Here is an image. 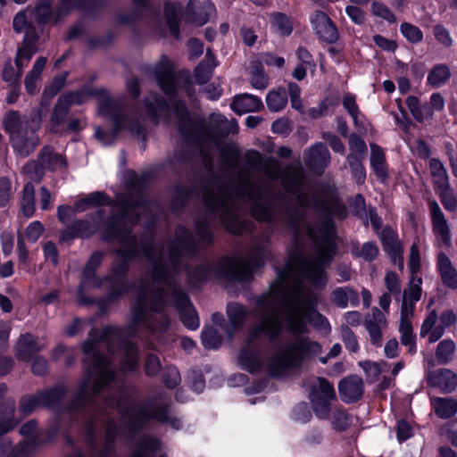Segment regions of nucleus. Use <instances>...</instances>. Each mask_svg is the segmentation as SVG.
I'll return each instance as SVG.
<instances>
[{"mask_svg": "<svg viewBox=\"0 0 457 457\" xmlns=\"http://www.w3.org/2000/svg\"><path fill=\"white\" fill-rule=\"evenodd\" d=\"M330 154L327 145L322 142L312 145L304 157L306 167L314 171L321 173L328 165Z\"/></svg>", "mask_w": 457, "mask_h": 457, "instance_id": "6ab92c4d", "label": "nucleus"}, {"mask_svg": "<svg viewBox=\"0 0 457 457\" xmlns=\"http://www.w3.org/2000/svg\"><path fill=\"white\" fill-rule=\"evenodd\" d=\"M21 212L26 218L35 213V188L31 182L24 185L21 201Z\"/></svg>", "mask_w": 457, "mask_h": 457, "instance_id": "3c124183", "label": "nucleus"}, {"mask_svg": "<svg viewBox=\"0 0 457 457\" xmlns=\"http://www.w3.org/2000/svg\"><path fill=\"white\" fill-rule=\"evenodd\" d=\"M141 253L148 260H151L156 252L155 245L152 240L142 242L140 250L138 247H120L115 250L120 257V262L111 267L110 273L104 275L108 281L117 279H128L130 270V262L137 260Z\"/></svg>", "mask_w": 457, "mask_h": 457, "instance_id": "1a4fd4ad", "label": "nucleus"}, {"mask_svg": "<svg viewBox=\"0 0 457 457\" xmlns=\"http://www.w3.org/2000/svg\"><path fill=\"white\" fill-rule=\"evenodd\" d=\"M318 385H313L309 393L312 408L319 420H328L331 412V401L336 398L333 384L323 377L317 378Z\"/></svg>", "mask_w": 457, "mask_h": 457, "instance_id": "9b49d317", "label": "nucleus"}, {"mask_svg": "<svg viewBox=\"0 0 457 457\" xmlns=\"http://www.w3.org/2000/svg\"><path fill=\"white\" fill-rule=\"evenodd\" d=\"M195 187H187L180 182L173 186V195L170 201V209L172 213L179 214L186 208L188 201L195 194Z\"/></svg>", "mask_w": 457, "mask_h": 457, "instance_id": "bb28decb", "label": "nucleus"}, {"mask_svg": "<svg viewBox=\"0 0 457 457\" xmlns=\"http://www.w3.org/2000/svg\"><path fill=\"white\" fill-rule=\"evenodd\" d=\"M432 404L436 414L441 419H450L457 413L455 399L437 397L433 400Z\"/></svg>", "mask_w": 457, "mask_h": 457, "instance_id": "c03bdc74", "label": "nucleus"}, {"mask_svg": "<svg viewBox=\"0 0 457 457\" xmlns=\"http://www.w3.org/2000/svg\"><path fill=\"white\" fill-rule=\"evenodd\" d=\"M32 14L38 26L44 27L51 21L57 23L61 17V11H54V5L35 3Z\"/></svg>", "mask_w": 457, "mask_h": 457, "instance_id": "72a5a7b5", "label": "nucleus"}, {"mask_svg": "<svg viewBox=\"0 0 457 457\" xmlns=\"http://www.w3.org/2000/svg\"><path fill=\"white\" fill-rule=\"evenodd\" d=\"M437 270L445 287L453 290L457 289V270L450 258L443 252H440L437 257Z\"/></svg>", "mask_w": 457, "mask_h": 457, "instance_id": "c756f323", "label": "nucleus"}, {"mask_svg": "<svg viewBox=\"0 0 457 457\" xmlns=\"http://www.w3.org/2000/svg\"><path fill=\"white\" fill-rule=\"evenodd\" d=\"M353 255L362 258L365 262H374L379 253V248L374 241H368L363 243L361 250L352 252Z\"/></svg>", "mask_w": 457, "mask_h": 457, "instance_id": "e2e57ef3", "label": "nucleus"}, {"mask_svg": "<svg viewBox=\"0 0 457 457\" xmlns=\"http://www.w3.org/2000/svg\"><path fill=\"white\" fill-rule=\"evenodd\" d=\"M314 34L320 41L335 44L339 39L337 24L323 11L316 10L310 16Z\"/></svg>", "mask_w": 457, "mask_h": 457, "instance_id": "ddd939ff", "label": "nucleus"}, {"mask_svg": "<svg viewBox=\"0 0 457 457\" xmlns=\"http://www.w3.org/2000/svg\"><path fill=\"white\" fill-rule=\"evenodd\" d=\"M106 95V89L104 87L90 88L82 87L78 90L71 91L63 94V97L72 104L82 105L89 97H100Z\"/></svg>", "mask_w": 457, "mask_h": 457, "instance_id": "473e14b6", "label": "nucleus"}, {"mask_svg": "<svg viewBox=\"0 0 457 457\" xmlns=\"http://www.w3.org/2000/svg\"><path fill=\"white\" fill-rule=\"evenodd\" d=\"M385 253L390 260L403 255V246L399 239L398 233L390 225H386L379 236Z\"/></svg>", "mask_w": 457, "mask_h": 457, "instance_id": "4be33fe9", "label": "nucleus"}, {"mask_svg": "<svg viewBox=\"0 0 457 457\" xmlns=\"http://www.w3.org/2000/svg\"><path fill=\"white\" fill-rule=\"evenodd\" d=\"M215 266L213 269L206 263H200L194 267L187 275L188 282L194 286L198 287L200 285L206 284L210 281L212 272L216 274ZM217 277V275H215Z\"/></svg>", "mask_w": 457, "mask_h": 457, "instance_id": "a19ab883", "label": "nucleus"}, {"mask_svg": "<svg viewBox=\"0 0 457 457\" xmlns=\"http://www.w3.org/2000/svg\"><path fill=\"white\" fill-rule=\"evenodd\" d=\"M37 408H41V400L37 391L35 394L23 395L19 401V411L28 416L32 414Z\"/></svg>", "mask_w": 457, "mask_h": 457, "instance_id": "4d7b16f0", "label": "nucleus"}, {"mask_svg": "<svg viewBox=\"0 0 457 457\" xmlns=\"http://www.w3.org/2000/svg\"><path fill=\"white\" fill-rule=\"evenodd\" d=\"M238 361L242 370L250 374H256L262 370V362L257 352L249 349H242L238 355Z\"/></svg>", "mask_w": 457, "mask_h": 457, "instance_id": "4c0bfd02", "label": "nucleus"}, {"mask_svg": "<svg viewBox=\"0 0 457 457\" xmlns=\"http://www.w3.org/2000/svg\"><path fill=\"white\" fill-rule=\"evenodd\" d=\"M110 286L107 287V298L112 301L119 302L127 293L130 291H137L140 286L137 288L136 283L129 281L128 279H117L108 281Z\"/></svg>", "mask_w": 457, "mask_h": 457, "instance_id": "e433bc0d", "label": "nucleus"}, {"mask_svg": "<svg viewBox=\"0 0 457 457\" xmlns=\"http://www.w3.org/2000/svg\"><path fill=\"white\" fill-rule=\"evenodd\" d=\"M287 91L283 87L270 90L266 96V104L271 112H279L287 104Z\"/></svg>", "mask_w": 457, "mask_h": 457, "instance_id": "de8ad7c7", "label": "nucleus"}, {"mask_svg": "<svg viewBox=\"0 0 457 457\" xmlns=\"http://www.w3.org/2000/svg\"><path fill=\"white\" fill-rule=\"evenodd\" d=\"M338 393L341 400L346 403H355L360 401L364 393V384L357 375L342 378L338 383Z\"/></svg>", "mask_w": 457, "mask_h": 457, "instance_id": "2eb2a0df", "label": "nucleus"}, {"mask_svg": "<svg viewBox=\"0 0 457 457\" xmlns=\"http://www.w3.org/2000/svg\"><path fill=\"white\" fill-rule=\"evenodd\" d=\"M167 290L157 287L152 290L150 298V310L154 313H162L167 306Z\"/></svg>", "mask_w": 457, "mask_h": 457, "instance_id": "bf43d9fd", "label": "nucleus"}, {"mask_svg": "<svg viewBox=\"0 0 457 457\" xmlns=\"http://www.w3.org/2000/svg\"><path fill=\"white\" fill-rule=\"evenodd\" d=\"M282 329L279 320L270 315L263 319L262 323L255 328V331L266 336L270 342H275L282 333Z\"/></svg>", "mask_w": 457, "mask_h": 457, "instance_id": "ea45409f", "label": "nucleus"}, {"mask_svg": "<svg viewBox=\"0 0 457 457\" xmlns=\"http://www.w3.org/2000/svg\"><path fill=\"white\" fill-rule=\"evenodd\" d=\"M97 98L101 99L98 104V113L103 117L108 118L115 110L122 105L118 100L112 98L107 90L105 96Z\"/></svg>", "mask_w": 457, "mask_h": 457, "instance_id": "0e129e2a", "label": "nucleus"}, {"mask_svg": "<svg viewBox=\"0 0 457 457\" xmlns=\"http://www.w3.org/2000/svg\"><path fill=\"white\" fill-rule=\"evenodd\" d=\"M71 109V102L67 101L63 96H59L56 104L54 106L51 114L50 122L52 131L56 132L55 129L59 128L66 120V117Z\"/></svg>", "mask_w": 457, "mask_h": 457, "instance_id": "37998d69", "label": "nucleus"}, {"mask_svg": "<svg viewBox=\"0 0 457 457\" xmlns=\"http://www.w3.org/2000/svg\"><path fill=\"white\" fill-rule=\"evenodd\" d=\"M91 395L88 390L78 388L75 395L66 404L63 411L67 413H75L83 411L91 401Z\"/></svg>", "mask_w": 457, "mask_h": 457, "instance_id": "a18cd8bd", "label": "nucleus"}, {"mask_svg": "<svg viewBox=\"0 0 457 457\" xmlns=\"http://www.w3.org/2000/svg\"><path fill=\"white\" fill-rule=\"evenodd\" d=\"M3 128L10 136L12 146L21 156H29L39 145L38 126L22 120L19 112L9 111L3 120Z\"/></svg>", "mask_w": 457, "mask_h": 457, "instance_id": "0eeeda50", "label": "nucleus"}, {"mask_svg": "<svg viewBox=\"0 0 457 457\" xmlns=\"http://www.w3.org/2000/svg\"><path fill=\"white\" fill-rule=\"evenodd\" d=\"M352 176L358 185H362L366 179V170L362 164V157L358 154H349L346 157Z\"/></svg>", "mask_w": 457, "mask_h": 457, "instance_id": "5fc2aeb1", "label": "nucleus"}, {"mask_svg": "<svg viewBox=\"0 0 457 457\" xmlns=\"http://www.w3.org/2000/svg\"><path fill=\"white\" fill-rule=\"evenodd\" d=\"M162 380L166 388L174 389L181 382L180 373L176 367H168L162 374Z\"/></svg>", "mask_w": 457, "mask_h": 457, "instance_id": "774afa93", "label": "nucleus"}, {"mask_svg": "<svg viewBox=\"0 0 457 457\" xmlns=\"http://www.w3.org/2000/svg\"><path fill=\"white\" fill-rule=\"evenodd\" d=\"M321 345L308 337H300L278 352L268 364V372L273 378H280L291 370L299 369L303 362L321 352Z\"/></svg>", "mask_w": 457, "mask_h": 457, "instance_id": "20e7f679", "label": "nucleus"}, {"mask_svg": "<svg viewBox=\"0 0 457 457\" xmlns=\"http://www.w3.org/2000/svg\"><path fill=\"white\" fill-rule=\"evenodd\" d=\"M400 32L409 43L419 44L423 40L422 30L418 26L410 22H402L400 25Z\"/></svg>", "mask_w": 457, "mask_h": 457, "instance_id": "680f3d73", "label": "nucleus"}, {"mask_svg": "<svg viewBox=\"0 0 457 457\" xmlns=\"http://www.w3.org/2000/svg\"><path fill=\"white\" fill-rule=\"evenodd\" d=\"M170 295L183 326L189 330H196L200 326L199 316L188 294L183 289L175 288Z\"/></svg>", "mask_w": 457, "mask_h": 457, "instance_id": "f8f14e48", "label": "nucleus"}, {"mask_svg": "<svg viewBox=\"0 0 457 457\" xmlns=\"http://www.w3.org/2000/svg\"><path fill=\"white\" fill-rule=\"evenodd\" d=\"M428 205L433 229L436 233L440 235L442 241L447 244L450 241V229L445 215L436 201L429 202Z\"/></svg>", "mask_w": 457, "mask_h": 457, "instance_id": "2f4dec72", "label": "nucleus"}, {"mask_svg": "<svg viewBox=\"0 0 457 457\" xmlns=\"http://www.w3.org/2000/svg\"><path fill=\"white\" fill-rule=\"evenodd\" d=\"M161 447L162 442L157 436L145 435L136 442L129 457H155ZM159 457L167 456L162 454Z\"/></svg>", "mask_w": 457, "mask_h": 457, "instance_id": "5701e85b", "label": "nucleus"}, {"mask_svg": "<svg viewBox=\"0 0 457 457\" xmlns=\"http://www.w3.org/2000/svg\"><path fill=\"white\" fill-rule=\"evenodd\" d=\"M164 398L165 394L163 392H158L154 395L147 398L145 404L135 411H131L129 406L120 409V414L124 421L126 431L131 435H136L141 432L152 420L164 424L170 416L171 403L166 402L153 409L148 408V405H152L156 402H162Z\"/></svg>", "mask_w": 457, "mask_h": 457, "instance_id": "39448f33", "label": "nucleus"}, {"mask_svg": "<svg viewBox=\"0 0 457 457\" xmlns=\"http://www.w3.org/2000/svg\"><path fill=\"white\" fill-rule=\"evenodd\" d=\"M118 333V328L112 325L105 326L102 331L94 327L88 331V337L87 339L97 340L98 345L101 342L109 341L111 337L116 336Z\"/></svg>", "mask_w": 457, "mask_h": 457, "instance_id": "338daca9", "label": "nucleus"}, {"mask_svg": "<svg viewBox=\"0 0 457 457\" xmlns=\"http://www.w3.org/2000/svg\"><path fill=\"white\" fill-rule=\"evenodd\" d=\"M41 351L37 337L29 332L21 334L13 347L15 358L22 362H30Z\"/></svg>", "mask_w": 457, "mask_h": 457, "instance_id": "dca6fc26", "label": "nucleus"}, {"mask_svg": "<svg viewBox=\"0 0 457 457\" xmlns=\"http://www.w3.org/2000/svg\"><path fill=\"white\" fill-rule=\"evenodd\" d=\"M151 279L156 284H165L172 290L177 287V281L170 267L164 262H156L154 264L150 273Z\"/></svg>", "mask_w": 457, "mask_h": 457, "instance_id": "c9c22d12", "label": "nucleus"}, {"mask_svg": "<svg viewBox=\"0 0 457 457\" xmlns=\"http://www.w3.org/2000/svg\"><path fill=\"white\" fill-rule=\"evenodd\" d=\"M128 216L126 210L109 215L100 233L101 240L106 244L117 242L122 247H138L137 237L127 224Z\"/></svg>", "mask_w": 457, "mask_h": 457, "instance_id": "6e6552de", "label": "nucleus"}, {"mask_svg": "<svg viewBox=\"0 0 457 457\" xmlns=\"http://www.w3.org/2000/svg\"><path fill=\"white\" fill-rule=\"evenodd\" d=\"M265 265L264 248L256 246L246 260L240 256L224 255L215 269L218 278L231 282H252L255 271L262 270Z\"/></svg>", "mask_w": 457, "mask_h": 457, "instance_id": "423d86ee", "label": "nucleus"}, {"mask_svg": "<svg viewBox=\"0 0 457 457\" xmlns=\"http://www.w3.org/2000/svg\"><path fill=\"white\" fill-rule=\"evenodd\" d=\"M155 79L160 90L170 98L172 112L178 120V130L184 137L191 135L193 124L199 129L200 136L203 138L215 144L223 142L230 133L237 131V121L234 120L230 122L226 116L220 113L211 114L212 123L209 125L204 120L193 121L187 102L183 98L178 97L180 88L179 79L183 81V88L187 96L193 97L195 95V88L188 72L181 71L177 74L172 65L166 62L157 67Z\"/></svg>", "mask_w": 457, "mask_h": 457, "instance_id": "f257e3e1", "label": "nucleus"}, {"mask_svg": "<svg viewBox=\"0 0 457 457\" xmlns=\"http://www.w3.org/2000/svg\"><path fill=\"white\" fill-rule=\"evenodd\" d=\"M143 104L148 118L152 123L155 125L160 123L159 112L168 111L171 106L170 100H166L163 96L158 94L154 95V102H151L148 99H145Z\"/></svg>", "mask_w": 457, "mask_h": 457, "instance_id": "f704fd0d", "label": "nucleus"}, {"mask_svg": "<svg viewBox=\"0 0 457 457\" xmlns=\"http://www.w3.org/2000/svg\"><path fill=\"white\" fill-rule=\"evenodd\" d=\"M194 225L196 235L202 242L210 245L214 243V234L207 217L195 220Z\"/></svg>", "mask_w": 457, "mask_h": 457, "instance_id": "6e6d98bb", "label": "nucleus"}, {"mask_svg": "<svg viewBox=\"0 0 457 457\" xmlns=\"http://www.w3.org/2000/svg\"><path fill=\"white\" fill-rule=\"evenodd\" d=\"M303 215L302 212L299 210V208L288 210L287 228L294 235L293 245L298 249L302 247L301 221L303 220Z\"/></svg>", "mask_w": 457, "mask_h": 457, "instance_id": "58836bf2", "label": "nucleus"}, {"mask_svg": "<svg viewBox=\"0 0 457 457\" xmlns=\"http://www.w3.org/2000/svg\"><path fill=\"white\" fill-rule=\"evenodd\" d=\"M49 171H55L58 167H66L67 161L60 154L54 153L53 147L46 145L39 152L37 162L35 164V170L37 168Z\"/></svg>", "mask_w": 457, "mask_h": 457, "instance_id": "393cba45", "label": "nucleus"}, {"mask_svg": "<svg viewBox=\"0 0 457 457\" xmlns=\"http://www.w3.org/2000/svg\"><path fill=\"white\" fill-rule=\"evenodd\" d=\"M370 167L377 177L381 182L385 183L388 179L387 163L386 154L382 147L378 145L370 144Z\"/></svg>", "mask_w": 457, "mask_h": 457, "instance_id": "c85d7f7f", "label": "nucleus"}, {"mask_svg": "<svg viewBox=\"0 0 457 457\" xmlns=\"http://www.w3.org/2000/svg\"><path fill=\"white\" fill-rule=\"evenodd\" d=\"M139 363V349L131 342L125 343L124 359L121 361V370L125 372H135Z\"/></svg>", "mask_w": 457, "mask_h": 457, "instance_id": "79ce46f5", "label": "nucleus"}, {"mask_svg": "<svg viewBox=\"0 0 457 457\" xmlns=\"http://www.w3.org/2000/svg\"><path fill=\"white\" fill-rule=\"evenodd\" d=\"M70 76V72L65 71L61 74L56 75L51 82L45 87L42 97L43 99L48 98L51 99L55 96L66 85V81L68 77Z\"/></svg>", "mask_w": 457, "mask_h": 457, "instance_id": "13d9d810", "label": "nucleus"}, {"mask_svg": "<svg viewBox=\"0 0 457 457\" xmlns=\"http://www.w3.org/2000/svg\"><path fill=\"white\" fill-rule=\"evenodd\" d=\"M147 290L148 287L146 282L145 280H141L140 288L138 289V295L137 297V303L131 310V320L129 328L133 330H137V327L146 318Z\"/></svg>", "mask_w": 457, "mask_h": 457, "instance_id": "a878e982", "label": "nucleus"}, {"mask_svg": "<svg viewBox=\"0 0 457 457\" xmlns=\"http://www.w3.org/2000/svg\"><path fill=\"white\" fill-rule=\"evenodd\" d=\"M124 179L126 189L135 192L136 195L123 200L121 206L124 209H135L145 206L147 204L145 191L148 187V183L153 179L152 171L145 170L141 174H137L135 170L129 169L125 172Z\"/></svg>", "mask_w": 457, "mask_h": 457, "instance_id": "9d476101", "label": "nucleus"}, {"mask_svg": "<svg viewBox=\"0 0 457 457\" xmlns=\"http://www.w3.org/2000/svg\"><path fill=\"white\" fill-rule=\"evenodd\" d=\"M201 342L206 350H216L222 344V337L213 327L205 326L201 332Z\"/></svg>", "mask_w": 457, "mask_h": 457, "instance_id": "603ef678", "label": "nucleus"}, {"mask_svg": "<svg viewBox=\"0 0 457 457\" xmlns=\"http://www.w3.org/2000/svg\"><path fill=\"white\" fill-rule=\"evenodd\" d=\"M37 391L41 400V409L54 410L62 407L69 389L63 383H55L49 387Z\"/></svg>", "mask_w": 457, "mask_h": 457, "instance_id": "f3484780", "label": "nucleus"}, {"mask_svg": "<svg viewBox=\"0 0 457 457\" xmlns=\"http://www.w3.org/2000/svg\"><path fill=\"white\" fill-rule=\"evenodd\" d=\"M251 86L255 89H265L269 85V77L265 74L261 62H256L252 67Z\"/></svg>", "mask_w": 457, "mask_h": 457, "instance_id": "052dcab7", "label": "nucleus"}, {"mask_svg": "<svg viewBox=\"0 0 457 457\" xmlns=\"http://www.w3.org/2000/svg\"><path fill=\"white\" fill-rule=\"evenodd\" d=\"M451 78V71L447 64H436L428 75V84L435 88L445 84Z\"/></svg>", "mask_w": 457, "mask_h": 457, "instance_id": "09e8293b", "label": "nucleus"}, {"mask_svg": "<svg viewBox=\"0 0 457 457\" xmlns=\"http://www.w3.org/2000/svg\"><path fill=\"white\" fill-rule=\"evenodd\" d=\"M220 222L224 228L232 236L240 237L244 232L252 233L255 229L253 222L242 220L233 212H227L220 215Z\"/></svg>", "mask_w": 457, "mask_h": 457, "instance_id": "aec40b11", "label": "nucleus"}, {"mask_svg": "<svg viewBox=\"0 0 457 457\" xmlns=\"http://www.w3.org/2000/svg\"><path fill=\"white\" fill-rule=\"evenodd\" d=\"M428 385L440 388L446 393L453 392L457 386V375L449 369H439L428 373Z\"/></svg>", "mask_w": 457, "mask_h": 457, "instance_id": "412c9836", "label": "nucleus"}, {"mask_svg": "<svg viewBox=\"0 0 457 457\" xmlns=\"http://www.w3.org/2000/svg\"><path fill=\"white\" fill-rule=\"evenodd\" d=\"M227 314L231 327L234 329H238L247 316V309L239 303H229L227 305Z\"/></svg>", "mask_w": 457, "mask_h": 457, "instance_id": "8fccbe9b", "label": "nucleus"}, {"mask_svg": "<svg viewBox=\"0 0 457 457\" xmlns=\"http://www.w3.org/2000/svg\"><path fill=\"white\" fill-rule=\"evenodd\" d=\"M314 206L320 212V238L316 245V256L308 261L300 251L290 253L289 258L298 262L302 268L303 276L316 288L323 289L328 283L327 269L331 265L337 254V223L334 215L340 220L348 217L346 206L339 200L326 201L315 199Z\"/></svg>", "mask_w": 457, "mask_h": 457, "instance_id": "f03ea898", "label": "nucleus"}, {"mask_svg": "<svg viewBox=\"0 0 457 457\" xmlns=\"http://www.w3.org/2000/svg\"><path fill=\"white\" fill-rule=\"evenodd\" d=\"M179 246L183 248L189 255H194L198 249L197 242L190 230L186 227L180 228V233L178 235L176 242L170 246L169 253L170 260L176 263L179 262L181 256Z\"/></svg>", "mask_w": 457, "mask_h": 457, "instance_id": "a211bd4d", "label": "nucleus"}, {"mask_svg": "<svg viewBox=\"0 0 457 457\" xmlns=\"http://www.w3.org/2000/svg\"><path fill=\"white\" fill-rule=\"evenodd\" d=\"M230 108L237 114L245 112H259L263 108V104L260 97L252 94L245 93L234 96Z\"/></svg>", "mask_w": 457, "mask_h": 457, "instance_id": "cd10ccee", "label": "nucleus"}, {"mask_svg": "<svg viewBox=\"0 0 457 457\" xmlns=\"http://www.w3.org/2000/svg\"><path fill=\"white\" fill-rule=\"evenodd\" d=\"M456 345L452 339H445L439 342L436 350V358L439 364L446 365L453 358Z\"/></svg>", "mask_w": 457, "mask_h": 457, "instance_id": "864d4df0", "label": "nucleus"}, {"mask_svg": "<svg viewBox=\"0 0 457 457\" xmlns=\"http://www.w3.org/2000/svg\"><path fill=\"white\" fill-rule=\"evenodd\" d=\"M96 232L89 220L75 218L59 232V243L70 245L77 238L89 239Z\"/></svg>", "mask_w": 457, "mask_h": 457, "instance_id": "4468645a", "label": "nucleus"}, {"mask_svg": "<svg viewBox=\"0 0 457 457\" xmlns=\"http://www.w3.org/2000/svg\"><path fill=\"white\" fill-rule=\"evenodd\" d=\"M61 4L67 11L74 8L89 17H96L106 3L104 0H61Z\"/></svg>", "mask_w": 457, "mask_h": 457, "instance_id": "7c9ffc66", "label": "nucleus"}, {"mask_svg": "<svg viewBox=\"0 0 457 457\" xmlns=\"http://www.w3.org/2000/svg\"><path fill=\"white\" fill-rule=\"evenodd\" d=\"M270 24L282 37L290 36L294 29L292 18L280 12H274L270 15Z\"/></svg>", "mask_w": 457, "mask_h": 457, "instance_id": "49530a36", "label": "nucleus"}, {"mask_svg": "<svg viewBox=\"0 0 457 457\" xmlns=\"http://www.w3.org/2000/svg\"><path fill=\"white\" fill-rule=\"evenodd\" d=\"M183 7L178 1L166 0L163 4V16L170 34L176 38L180 37V21Z\"/></svg>", "mask_w": 457, "mask_h": 457, "instance_id": "b1692460", "label": "nucleus"}, {"mask_svg": "<svg viewBox=\"0 0 457 457\" xmlns=\"http://www.w3.org/2000/svg\"><path fill=\"white\" fill-rule=\"evenodd\" d=\"M295 294L300 302L295 306L294 312L286 317L289 332L295 336H303L309 332V324L322 327L328 323V319L318 311L319 296L315 292L298 287Z\"/></svg>", "mask_w": 457, "mask_h": 457, "instance_id": "7ed1b4c3", "label": "nucleus"}, {"mask_svg": "<svg viewBox=\"0 0 457 457\" xmlns=\"http://www.w3.org/2000/svg\"><path fill=\"white\" fill-rule=\"evenodd\" d=\"M104 259V253L101 250H96L91 253L82 271L81 277L96 273L98 268L102 265Z\"/></svg>", "mask_w": 457, "mask_h": 457, "instance_id": "69168bd1", "label": "nucleus"}]
</instances>
